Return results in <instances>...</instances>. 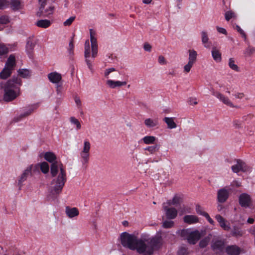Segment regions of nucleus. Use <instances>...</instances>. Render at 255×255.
<instances>
[{
    "label": "nucleus",
    "instance_id": "nucleus-53",
    "mask_svg": "<svg viewBox=\"0 0 255 255\" xmlns=\"http://www.w3.org/2000/svg\"><path fill=\"white\" fill-rule=\"evenodd\" d=\"M116 69L114 68H111L107 69L105 71V76L107 78H108L109 75L112 72L115 71Z\"/></svg>",
    "mask_w": 255,
    "mask_h": 255
},
{
    "label": "nucleus",
    "instance_id": "nucleus-55",
    "mask_svg": "<svg viewBox=\"0 0 255 255\" xmlns=\"http://www.w3.org/2000/svg\"><path fill=\"white\" fill-rule=\"evenodd\" d=\"M216 28H217V31L219 33L224 34L225 35H227V30L224 28L220 27H219V26H217Z\"/></svg>",
    "mask_w": 255,
    "mask_h": 255
},
{
    "label": "nucleus",
    "instance_id": "nucleus-34",
    "mask_svg": "<svg viewBox=\"0 0 255 255\" xmlns=\"http://www.w3.org/2000/svg\"><path fill=\"white\" fill-rule=\"evenodd\" d=\"M229 66L231 69L237 72L240 71V68L235 63V60L233 58H231L229 60Z\"/></svg>",
    "mask_w": 255,
    "mask_h": 255
},
{
    "label": "nucleus",
    "instance_id": "nucleus-45",
    "mask_svg": "<svg viewBox=\"0 0 255 255\" xmlns=\"http://www.w3.org/2000/svg\"><path fill=\"white\" fill-rule=\"evenodd\" d=\"M194 63L193 62H190V61H188L187 64H186L184 66V71L186 73H188L190 71V70L191 69V68L192 67V66H193L194 65Z\"/></svg>",
    "mask_w": 255,
    "mask_h": 255
},
{
    "label": "nucleus",
    "instance_id": "nucleus-4",
    "mask_svg": "<svg viewBox=\"0 0 255 255\" xmlns=\"http://www.w3.org/2000/svg\"><path fill=\"white\" fill-rule=\"evenodd\" d=\"M90 34L91 46H90L89 40H86L84 45V57L88 68L91 71H92L93 62L90 59L91 52H92V57L95 58L97 55L98 48L97 38L95 37V31L90 29Z\"/></svg>",
    "mask_w": 255,
    "mask_h": 255
},
{
    "label": "nucleus",
    "instance_id": "nucleus-49",
    "mask_svg": "<svg viewBox=\"0 0 255 255\" xmlns=\"http://www.w3.org/2000/svg\"><path fill=\"white\" fill-rule=\"evenodd\" d=\"M9 22V18L6 15L0 16V24H6Z\"/></svg>",
    "mask_w": 255,
    "mask_h": 255
},
{
    "label": "nucleus",
    "instance_id": "nucleus-16",
    "mask_svg": "<svg viewBox=\"0 0 255 255\" xmlns=\"http://www.w3.org/2000/svg\"><path fill=\"white\" fill-rule=\"evenodd\" d=\"M54 7L53 6H50L47 8L45 7L41 9H39L37 12V15L40 17H48L49 15L53 13Z\"/></svg>",
    "mask_w": 255,
    "mask_h": 255
},
{
    "label": "nucleus",
    "instance_id": "nucleus-3",
    "mask_svg": "<svg viewBox=\"0 0 255 255\" xmlns=\"http://www.w3.org/2000/svg\"><path fill=\"white\" fill-rule=\"evenodd\" d=\"M21 85V79L16 77H13L6 82L0 83V87L4 90V101L10 102L15 99L19 95Z\"/></svg>",
    "mask_w": 255,
    "mask_h": 255
},
{
    "label": "nucleus",
    "instance_id": "nucleus-23",
    "mask_svg": "<svg viewBox=\"0 0 255 255\" xmlns=\"http://www.w3.org/2000/svg\"><path fill=\"white\" fill-rule=\"evenodd\" d=\"M244 231L241 229V228L237 226H233L232 229L231 235L232 236L239 238L244 235Z\"/></svg>",
    "mask_w": 255,
    "mask_h": 255
},
{
    "label": "nucleus",
    "instance_id": "nucleus-30",
    "mask_svg": "<svg viewBox=\"0 0 255 255\" xmlns=\"http://www.w3.org/2000/svg\"><path fill=\"white\" fill-rule=\"evenodd\" d=\"M188 61L195 63L197 59V53L194 50H189Z\"/></svg>",
    "mask_w": 255,
    "mask_h": 255
},
{
    "label": "nucleus",
    "instance_id": "nucleus-14",
    "mask_svg": "<svg viewBox=\"0 0 255 255\" xmlns=\"http://www.w3.org/2000/svg\"><path fill=\"white\" fill-rule=\"evenodd\" d=\"M38 107V104H34L29 107L27 111L24 112L23 114H20L19 116H17L14 118L15 122H18L23 118L26 117L32 114L34 110L36 109Z\"/></svg>",
    "mask_w": 255,
    "mask_h": 255
},
{
    "label": "nucleus",
    "instance_id": "nucleus-43",
    "mask_svg": "<svg viewBox=\"0 0 255 255\" xmlns=\"http://www.w3.org/2000/svg\"><path fill=\"white\" fill-rule=\"evenodd\" d=\"M255 51V48L250 46H248L245 50L244 54L247 56H250Z\"/></svg>",
    "mask_w": 255,
    "mask_h": 255
},
{
    "label": "nucleus",
    "instance_id": "nucleus-22",
    "mask_svg": "<svg viewBox=\"0 0 255 255\" xmlns=\"http://www.w3.org/2000/svg\"><path fill=\"white\" fill-rule=\"evenodd\" d=\"M107 84L111 88H115L116 87H121L122 86L126 85L127 84V82L125 81H115L112 80H108L107 81Z\"/></svg>",
    "mask_w": 255,
    "mask_h": 255
},
{
    "label": "nucleus",
    "instance_id": "nucleus-42",
    "mask_svg": "<svg viewBox=\"0 0 255 255\" xmlns=\"http://www.w3.org/2000/svg\"><path fill=\"white\" fill-rule=\"evenodd\" d=\"M159 149V146L157 145L148 146L146 147L144 150L148 151L150 153H153L156 151L158 150Z\"/></svg>",
    "mask_w": 255,
    "mask_h": 255
},
{
    "label": "nucleus",
    "instance_id": "nucleus-54",
    "mask_svg": "<svg viewBox=\"0 0 255 255\" xmlns=\"http://www.w3.org/2000/svg\"><path fill=\"white\" fill-rule=\"evenodd\" d=\"M233 125L236 128H239L241 127L242 122L238 120H235L233 122Z\"/></svg>",
    "mask_w": 255,
    "mask_h": 255
},
{
    "label": "nucleus",
    "instance_id": "nucleus-64",
    "mask_svg": "<svg viewBox=\"0 0 255 255\" xmlns=\"http://www.w3.org/2000/svg\"><path fill=\"white\" fill-rule=\"evenodd\" d=\"M250 233H251L252 234H253V235H254L255 236V226H253V227L251 228V230H250Z\"/></svg>",
    "mask_w": 255,
    "mask_h": 255
},
{
    "label": "nucleus",
    "instance_id": "nucleus-5",
    "mask_svg": "<svg viewBox=\"0 0 255 255\" xmlns=\"http://www.w3.org/2000/svg\"><path fill=\"white\" fill-rule=\"evenodd\" d=\"M147 239L146 241V251L142 253L143 255H152L154 250H157L160 248L162 245V239L160 236H155L151 239H148L146 235L142 236Z\"/></svg>",
    "mask_w": 255,
    "mask_h": 255
},
{
    "label": "nucleus",
    "instance_id": "nucleus-12",
    "mask_svg": "<svg viewBox=\"0 0 255 255\" xmlns=\"http://www.w3.org/2000/svg\"><path fill=\"white\" fill-rule=\"evenodd\" d=\"M213 94L227 106L230 107H235L236 108H239V106H234L230 100L227 97H226L222 94L219 92H214Z\"/></svg>",
    "mask_w": 255,
    "mask_h": 255
},
{
    "label": "nucleus",
    "instance_id": "nucleus-8",
    "mask_svg": "<svg viewBox=\"0 0 255 255\" xmlns=\"http://www.w3.org/2000/svg\"><path fill=\"white\" fill-rule=\"evenodd\" d=\"M235 161L236 164L231 167L233 172L237 173L240 171L246 172L251 170V168L248 166L243 160L236 159Z\"/></svg>",
    "mask_w": 255,
    "mask_h": 255
},
{
    "label": "nucleus",
    "instance_id": "nucleus-57",
    "mask_svg": "<svg viewBox=\"0 0 255 255\" xmlns=\"http://www.w3.org/2000/svg\"><path fill=\"white\" fill-rule=\"evenodd\" d=\"M203 216H204L207 219V220L211 224H214V221L210 218V217L209 216V214L207 213H204L203 214Z\"/></svg>",
    "mask_w": 255,
    "mask_h": 255
},
{
    "label": "nucleus",
    "instance_id": "nucleus-25",
    "mask_svg": "<svg viewBox=\"0 0 255 255\" xmlns=\"http://www.w3.org/2000/svg\"><path fill=\"white\" fill-rule=\"evenodd\" d=\"M51 21L48 19H41L38 20L36 25L39 27L46 28L51 25Z\"/></svg>",
    "mask_w": 255,
    "mask_h": 255
},
{
    "label": "nucleus",
    "instance_id": "nucleus-36",
    "mask_svg": "<svg viewBox=\"0 0 255 255\" xmlns=\"http://www.w3.org/2000/svg\"><path fill=\"white\" fill-rule=\"evenodd\" d=\"M11 7L13 10H18L20 8L19 0H10Z\"/></svg>",
    "mask_w": 255,
    "mask_h": 255
},
{
    "label": "nucleus",
    "instance_id": "nucleus-46",
    "mask_svg": "<svg viewBox=\"0 0 255 255\" xmlns=\"http://www.w3.org/2000/svg\"><path fill=\"white\" fill-rule=\"evenodd\" d=\"M70 122H71V123H72L76 126L77 128L78 129H79L81 128V124H80L79 121L77 119H76L74 117H71L70 118Z\"/></svg>",
    "mask_w": 255,
    "mask_h": 255
},
{
    "label": "nucleus",
    "instance_id": "nucleus-1",
    "mask_svg": "<svg viewBox=\"0 0 255 255\" xmlns=\"http://www.w3.org/2000/svg\"><path fill=\"white\" fill-rule=\"evenodd\" d=\"M44 158L47 161L52 163L50 173L53 179L51 182L52 186L50 192L53 195H58L62 192L67 180L66 171L60 162L55 161L56 157L53 152H46Z\"/></svg>",
    "mask_w": 255,
    "mask_h": 255
},
{
    "label": "nucleus",
    "instance_id": "nucleus-35",
    "mask_svg": "<svg viewBox=\"0 0 255 255\" xmlns=\"http://www.w3.org/2000/svg\"><path fill=\"white\" fill-rule=\"evenodd\" d=\"M80 156L81 158L82 159V162L83 164H87L88 163L89 157H90V152H80Z\"/></svg>",
    "mask_w": 255,
    "mask_h": 255
},
{
    "label": "nucleus",
    "instance_id": "nucleus-37",
    "mask_svg": "<svg viewBox=\"0 0 255 255\" xmlns=\"http://www.w3.org/2000/svg\"><path fill=\"white\" fill-rule=\"evenodd\" d=\"M18 74L22 77L26 78L30 76V73L28 70L26 69H20L18 71Z\"/></svg>",
    "mask_w": 255,
    "mask_h": 255
},
{
    "label": "nucleus",
    "instance_id": "nucleus-44",
    "mask_svg": "<svg viewBox=\"0 0 255 255\" xmlns=\"http://www.w3.org/2000/svg\"><path fill=\"white\" fill-rule=\"evenodd\" d=\"M174 225V222L172 221H165L163 223L162 227L164 228H170Z\"/></svg>",
    "mask_w": 255,
    "mask_h": 255
},
{
    "label": "nucleus",
    "instance_id": "nucleus-32",
    "mask_svg": "<svg viewBox=\"0 0 255 255\" xmlns=\"http://www.w3.org/2000/svg\"><path fill=\"white\" fill-rule=\"evenodd\" d=\"M181 201V198L177 196H175L172 200H168L166 204H167L168 206L171 205H176L179 204Z\"/></svg>",
    "mask_w": 255,
    "mask_h": 255
},
{
    "label": "nucleus",
    "instance_id": "nucleus-48",
    "mask_svg": "<svg viewBox=\"0 0 255 255\" xmlns=\"http://www.w3.org/2000/svg\"><path fill=\"white\" fill-rule=\"evenodd\" d=\"M235 29L239 32L245 40L247 39V36L244 31L238 25H236Z\"/></svg>",
    "mask_w": 255,
    "mask_h": 255
},
{
    "label": "nucleus",
    "instance_id": "nucleus-47",
    "mask_svg": "<svg viewBox=\"0 0 255 255\" xmlns=\"http://www.w3.org/2000/svg\"><path fill=\"white\" fill-rule=\"evenodd\" d=\"M8 52V48L3 44H0V55L5 54Z\"/></svg>",
    "mask_w": 255,
    "mask_h": 255
},
{
    "label": "nucleus",
    "instance_id": "nucleus-18",
    "mask_svg": "<svg viewBox=\"0 0 255 255\" xmlns=\"http://www.w3.org/2000/svg\"><path fill=\"white\" fill-rule=\"evenodd\" d=\"M226 252L229 255H239L240 254L241 250L238 246L231 245L226 248Z\"/></svg>",
    "mask_w": 255,
    "mask_h": 255
},
{
    "label": "nucleus",
    "instance_id": "nucleus-10",
    "mask_svg": "<svg viewBox=\"0 0 255 255\" xmlns=\"http://www.w3.org/2000/svg\"><path fill=\"white\" fill-rule=\"evenodd\" d=\"M163 208L168 219H174L177 216L178 211L175 208L169 207L168 206H166L165 203L163 204Z\"/></svg>",
    "mask_w": 255,
    "mask_h": 255
},
{
    "label": "nucleus",
    "instance_id": "nucleus-21",
    "mask_svg": "<svg viewBox=\"0 0 255 255\" xmlns=\"http://www.w3.org/2000/svg\"><path fill=\"white\" fill-rule=\"evenodd\" d=\"M184 222L189 224H195L199 222L198 218L195 215H186L183 218Z\"/></svg>",
    "mask_w": 255,
    "mask_h": 255
},
{
    "label": "nucleus",
    "instance_id": "nucleus-31",
    "mask_svg": "<svg viewBox=\"0 0 255 255\" xmlns=\"http://www.w3.org/2000/svg\"><path fill=\"white\" fill-rule=\"evenodd\" d=\"M156 138L154 136H145L142 138L143 142L146 144H153Z\"/></svg>",
    "mask_w": 255,
    "mask_h": 255
},
{
    "label": "nucleus",
    "instance_id": "nucleus-59",
    "mask_svg": "<svg viewBox=\"0 0 255 255\" xmlns=\"http://www.w3.org/2000/svg\"><path fill=\"white\" fill-rule=\"evenodd\" d=\"M234 96L236 98L241 99L244 97V95L242 93H237L236 94H235Z\"/></svg>",
    "mask_w": 255,
    "mask_h": 255
},
{
    "label": "nucleus",
    "instance_id": "nucleus-52",
    "mask_svg": "<svg viewBox=\"0 0 255 255\" xmlns=\"http://www.w3.org/2000/svg\"><path fill=\"white\" fill-rule=\"evenodd\" d=\"M196 211L197 213L200 215L203 216L204 213H207V212L204 211L202 208V207L199 205H197L196 206Z\"/></svg>",
    "mask_w": 255,
    "mask_h": 255
},
{
    "label": "nucleus",
    "instance_id": "nucleus-33",
    "mask_svg": "<svg viewBox=\"0 0 255 255\" xmlns=\"http://www.w3.org/2000/svg\"><path fill=\"white\" fill-rule=\"evenodd\" d=\"M36 166H39L41 171L44 174L47 173L49 172V166L48 164L46 162H43L41 163L36 165Z\"/></svg>",
    "mask_w": 255,
    "mask_h": 255
},
{
    "label": "nucleus",
    "instance_id": "nucleus-62",
    "mask_svg": "<svg viewBox=\"0 0 255 255\" xmlns=\"http://www.w3.org/2000/svg\"><path fill=\"white\" fill-rule=\"evenodd\" d=\"M158 62L160 64H164L165 63L164 57L163 56H159L158 57Z\"/></svg>",
    "mask_w": 255,
    "mask_h": 255
},
{
    "label": "nucleus",
    "instance_id": "nucleus-19",
    "mask_svg": "<svg viewBox=\"0 0 255 255\" xmlns=\"http://www.w3.org/2000/svg\"><path fill=\"white\" fill-rule=\"evenodd\" d=\"M216 219L220 224L221 228H222L225 231H229L231 228L230 224H226V222L225 219L220 215H217L215 217Z\"/></svg>",
    "mask_w": 255,
    "mask_h": 255
},
{
    "label": "nucleus",
    "instance_id": "nucleus-15",
    "mask_svg": "<svg viewBox=\"0 0 255 255\" xmlns=\"http://www.w3.org/2000/svg\"><path fill=\"white\" fill-rule=\"evenodd\" d=\"M229 191L226 188H222L218 190L217 194L218 201L220 203H224L229 197Z\"/></svg>",
    "mask_w": 255,
    "mask_h": 255
},
{
    "label": "nucleus",
    "instance_id": "nucleus-63",
    "mask_svg": "<svg viewBox=\"0 0 255 255\" xmlns=\"http://www.w3.org/2000/svg\"><path fill=\"white\" fill-rule=\"evenodd\" d=\"M74 100H75V102L76 104H77V105L78 106H80L81 105V102L79 97H75L74 98Z\"/></svg>",
    "mask_w": 255,
    "mask_h": 255
},
{
    "label": "nucleus",
    "instance_id": "nucleus-61",
    "mask_svg": "<svg viewBox=\"0 0 255 255\" xmlns=\"http://www.w3.org/2000/svg\"><path fill=\"white\" fill-rule=\"evenodd\" d=\"M69 51H70V53L73 52V49H74V44H73V40H72L69 42Z\"/></svg>",
    "mask_w": 255,
    "mask_h": 255
},
{
    "label": "nucleus",
    "instance_id": "nucleus-58",
    "mask_svg": "<svg viewBox=\"0 0 255 255\" xmlns=\"http://www.w3.org/2000/svg\"><path fill=\"white\" fill-rule=\"evenodd\" d=\"M144 49L145 50V51H151V46L147 43H144Z\"/></svg>",
    "mask_w": 255,
    "mask_h": 255
},
{
    "label": "nucleus",
    "instance_id": "nucleus-24",
    "mask_svg": "<svg viewBox=\"0 0 255 255\" xmlns=\"http://www.w3.org/2000/svg\"><path fill=\"white\" fill-rule=\"evenodd\" d=\"M174 118L165 117L163 119V121L167 124L168 128L172 129L176 128L177 125L174 122Z\"/></svg>",
    "mask_w": 255,
    "mask_h": 255
},
{
    "label": "nucleus",
    "instance_id": "nucleus-27",
    "mask_svg": "<svg viewBox=\"0 0 255 255\" xmlns=\"http://www.w3.org/2000/svg\"><path fill=\"white\" fill-rule=\"evenodd\" d=\"M212 55L215 61L219 62L221 61V53L219 50L216 48H213L212 51Z\"/></svg>",
    "mask_w": 255,
    "mask_h": 255
},
{
    "label": "nucleus",
    "instance_id": "nucleus-56",
    "mask_svg": "<svg viewBox=\"0 0 255 255\" xmlns=\"http://www.w3.org/2000/svg\"><path fill=\"white\" fill-rule=\"evenodd\" d=\"M40 6L39 9H41L45 7L46 4V0H38Z\"/></svg>",
    "mask_w": 255,
    "mask_h": 255
},
{
    "label": "nucleus",
    "instance_id": "nucleus-28",
    "mask_svg": "<svg viewBox=\"0 0 255 255\" xmlns=\"http://www.w3.org/2000/svg\"><path fill=\"white\" fill-rule=\"evenodd\" d=\"M144 124L148 128H153L158 125V120H153L150 118L146 119L144 121Z\"/></svg>",
    "mask_w": 255,
    "mask_h": 255
},
{
    "label": "nucleus",
    "instance_id": "nucleus-51",
    "mask_svg": "<svg viewBox=\"0 0 255 255\" xmlns=\"http://www.w3.org/2000/svg\"><path fill=\"white\" fill-rule=\"evenodd\" d=\"M75 19V16H71L65 21L64 22L63 24L64 26H69L74 21Z\"/></svg>",
    "mask_w": 255,
    "mask_h": 255
},
{
    "label": "nucleus",
    "instance_id": "nucleus-13",
    "mask_svg": "<svg viewBox=\"0 0 255 255\" xmlns=\"http://www.w3.org/2000/svg\"><path fill=\"white\" fill-rule=\"evenodd\" d=\"M38 107V104H34L29 107L27 111L24 112L23 114H20L19 116H17L14 118L15 122H18L23 118L26 117L32 114L34 110L36 109Z\"/></svg>",
    "mask_w": 255,
    "mask_h": 255
},
{
    "label": "nucleus",
    "instance_id": "nucleus-20",
    "mask_svg": "<svg viewBox=\"0 0 255 255\" xmlns=\"http://www.w3.org/2000/svg\"><path fill=\"white\" fill-rule=\"evenodd\" d=\"M66 215L70 218H72L78 216L79 212L77 208L75 207L70 208L66 207L65 209Z\"/></svg>",
    "mask_w": 255,
    "mask_h": 255
},
{
    "label": "nucleus",
    "instance_id": "nucleus-26",
    "mask_svg": "<svg viewBox=\"0 0 255 255\" xmlns=\"http://www.w3.org/2000/svg\"><path fill=\"white\" fill-rule=\"evenodd\" d=\"M224 242L222 241H216L212 246V248L214 250H218L222 252L224 249Z\"/></svg>",
    "mask_w": 255,
    "mask_h": 255
},
{
    "label": "nucleus",
    "instance_id": "nucleus-50",
    "mask_svg": "<svg viewBox=\"0 0 255 255\" xmlns=\"http://www.w3.org/2000/svg\"><path fill=\"white\" fill-rule=\"evenodd\" d=\"M8 4L9 1L7 0H0V9H4L8 5Z\"/></svg>",
    "mask_w": 255,
    "mask_h": 255
},
{
    "label": "nucleus",
    "instance_id": "nucleus-60",
    "mask_svg": "<svg viewBox=\"0 0 255 255\" xmlns=\"http://www.w3.org/2000/svg\"><path fill=\"white\" fill-rule=\"evenodd\" d=\"M231 185L235 186L237 187H239L241 186V183L238 181L235 180L232 182V183H231Z\"/></svg>",
    "mask_w": 255,
    "mask_h": 255
},
{
    "label": "nucleus",
    "instance_id": "nucleus-39",
    "mask_svg": "<svg viewBox=\"0 0 255 255\" xmlns=\"http://www.w3.org/2000/svg\"><path fill=\"white\" fill-rule=\"evenodd\" d=\"M91 148V144L88 140H84L83 147L81 150V152H90Z\"/></svg>",
    "mask_w": 255,
    "mask_h": 255
},
{
    "label": "nucleus",
    "instance_id": "nucleus-11",
    "mask_svg": "<svg viewBox=\"0 0 255 255\" xmlns=\"http://www.w3.org/2000/svg\"><path fill=\"white\" fill-rule=\"evenodd\" d=\"M32 168V165H30L28 166L19 177L18 180V186H19V189H21V187L23 185V182L27 179L28 176L31 173Z\"/></svg>",
    "mask_w": 255,
    "mask_h": 255
},
{
    "label": "nucleus",
    "instance_id": "nucleus-40",
    "mask_svg": "<svg viewBox=\"0 0 255 255\" xmlns=\"http://www.w3.org/2000/svg\"><path fill=\"white\" fill-rule=\"evenodd\" d=\"M210 238L206 237L202 239L199 243V246L201 248H204L206 247L210 242Z\"/></svg>",
    "mask_w": 255,
    "mask_h": 255
},
{
    "label": "nucleus",
    "instance_id": "nucleus-41",
    "mask_svg": "<svg viewBox=\"0 0 255 255\" xmlns=\"http://www.w3.org/2000/svg\"><path fill=\"white\" fill-rule=\"evenodd\" d=\"M235 16V13L232 11H227L225 14V19L227 21H229L231 18Z\"/></svg>",
    "mask_w": 255,
    "mask_h": 255
},
{
    "label": "nucleus",
    "instance_id": "nucleus-38",
    "mask_svg": "<svg viewBox=\"0 0 255 255\" xmlns=\"http://www.w3.org/2000/svg\"><path fill=\"white\" fill-rule=\"evenodd\" d=\"M34 44L31 41H28L27 42L26 46V50L29 55H31L33 49L34 47Z\"/></svg>",
    "mask_w": 255,
    "mask_h": 255
},
{
    "label": "nucleus",
    "instance_id": "nucleus-6",
    "mask_svg": "<svg viewBox=\"0 0 255 255\" xmlns=\"http://www.w3.org/2000/svg\"><path fill=\"white\" fill-rule=\"evenodd\" d=\"M15 65V57L13 55H10L5 63L4 68L0 73V78L6 79L9 77L14 70Z\"/></svg>",
    "mask_w": 255,
    "mask_h": 255
},
{
    "label": "nucleus",
    "instance_id": "nucleus-2",
    "mask_svg": "<svg viewBox=\"0 0 255 255\" xmlns=\"http://www.w3.org/2000/svg\"><path fill=\"white\" fill-rule=\"evenodd\" d=\"M121 244L123 247L134 251L136 250L140 254L145 252L146 250V238L141 236L140 239H138L135 235L129 234L127 232L123 233L121 235Z\"/></svg>",
    "mask_w": 255,
    "mask_h": 255
},
{
    "label": "nucleus",
    "instance_id": "nucleus-17",
    "mask_svg": "<svg viewBox=\"0 0 255 255\" xmlns=\"http://www.w3.org/2000/svg\"><path fill=\"white\" fill-rule=\"evenodd\" d=\"M49 80L52 83L57 84L62 79L61 75L56 72L49 73L47 75Z\"/></svg>",
    "mask_w": 255,
    "mask_h": 255
},
{
    "label": "nucleus",
    "instance_id": "nucleus-29",
    "mask_svg": "<svg viewBox=\"0 0 255 255\" xmlns=\"http://www.w3.org/2000/svg\"><path fill=\"white\" fill-rule=\"evenodd\" d=\"M201 39L202 42L205 47L208 48L210 47V45L208 44L209 42V38L207 32L205 31L201 32Z\"/></svg>",
    "mask_w": 255,
    "mask_h": 255
},
{
    "label": "nucleus",
    "instance_id": "nucleus-9",
    "mask_svg": "<svg viewBox=\"0 0 255 255\" xmlns=\"http://www.w3.org/2000/svg\"><path fill=\"white\" fill-rule=\"evenodd\" d=\"M239 203L242 207H249L252 204V199L247 193H242L239 197Z\"/></svg>",
    "mask_w": 255,
    "mask_h": 255
},
{
    "label": "nucleus",
    "instance_id": "nucleus-7",
    "mask_svg": "<svg viewBox=\"0 0 255 255\" xmlns=\"http://www.w3.org/2000/svg\"><path fill=\"white\" fill-rule=\"evenodd\" d=\"M180 234L181 237L187 240L189 244L193 245L195 244L201 237V233L197 230L190 231L189 229H184Z\"/></svg>",
    "mask_w": 255,
    "mask_h": 255
}]
</instances>
